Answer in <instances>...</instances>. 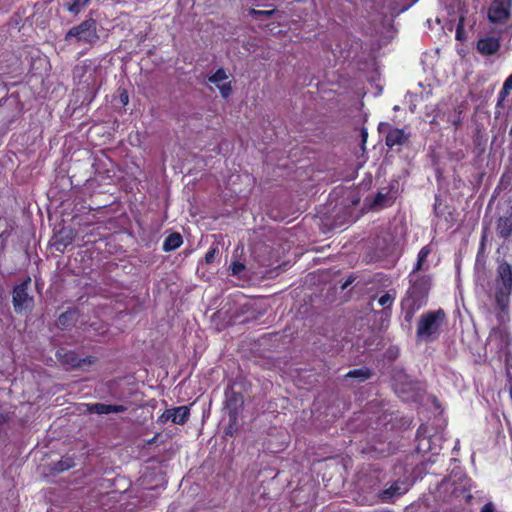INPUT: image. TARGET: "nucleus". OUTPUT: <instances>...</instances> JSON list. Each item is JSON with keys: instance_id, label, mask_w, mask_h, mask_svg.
Instances as JSON below:
<instances>
[{"instance_id": "1", "label": "nucleus", "mask_w": 512, "mask_h": 512, "mask_svg": "<svg viewBox=\"0 0 512 512\" xmlns=\"http://www.w3.org/2000/svg\"><path fill=\"white\" fill-rule=\"evenodd\" d=\"M410 287L406 297L402 300V308L406 311V320L413 316L414 311L420 309L427 301L431 288V278L427 275L416 276L410 274Z\"/></svg>"}, {"instance_id": "2", "label": "nucleus", "mask_w": 512, "mask_h": 512, "mask_svg": "<svg viewBox=\"0 0 512 512\" xmlns=\"http://www.w3.org/2000/svg\"><path fill=\"white\" fill-rule=\"evenodd\" d=\"M98 39L97 23L94 19H87L72 27L65 35V41L70 45H92Z\"/></svg>"}, {"instance_id": "3", "label": "nucleus", "mask_w": 512, "mask_h": 512, "mask_svg": "<svg viewBox=\"0 0 512 512\" xmlns=\"http://www.w3.org/2000/svg\"><path fill=\"white\" fill-rule=\"evenodd\" d=\"M511 343V333L505 322H500L499 325L492 328L488 337V345L495 350L500 359L504 358L505 361H508L511 355Z\"/></svg>"}, {"instance_id": "4", "label": "nucleus", "mask_w": 512, "mask_h": 512, "mask_svg": "<svg viewBox=\"0 0 512 512\" xmlns=\"http://www.w3.org/2000/svg\"><path fill=\"white\" fill-rule=\"evenodd\" d=\"M74 77L85 88L97 90L102 83V68L92 60H85L74 70Z\"/></svg>"}, {"instance_id": "5", "label": "nucleus", "mask_w": 512, "mask_h": 512, "mask_svg": "<svg viewBox=\"0 0 512 512\" xmlns=\"http://www.w3.org/2000/svg\"><path fill=\"white\" fill-rule=\"evenodd\" d=\"M408 491V485L405 481L397 480L394 481L390 487L386 489L379 488V485L374 491L369 492L365 498L367 505H374L376 503H391L395 498L404 495Z\"/></svg>"}, {"instance_id": "6", "label": "nucleus", "mask_w": 512, "mask_h": 512, "mask_svg": "<svg viewBox=\"0 0 512 512\" xmlns=\"http://www.w3.org/2000/svg\"><path fill=\"white\" fill-rule=\"evenodd\" d=\"M498 273L501 287L496 299L500 308L503 310L512 287V267L507 263H502L498 267Z\"/></svg>"}, {"instance_id": "7", "label": "nucleus", "mask_w": 512, "mask_h": 512, "mask_svg": "<svg viewBox=\"0 0 512 512\" xmlns=\"http://www.w3.org/2000/svg\"><path fill=\"white\" fill-rule=\"evenodd\" d=\"M56 357L60 364L66 369L78 368L83 365H91L95 362V358L92 356L80 358L76 352L67 350L66 348H59L56 352Z\"/></svg>"}, {"instance_id": "8", "label": "nucleus", "mask_w": 512, "mask_h": 512, "mask_svg": "<svg viewBox=\"0 0 512 512\" xmlns=\"http://www.w3.org/2000/svg\"><path fill=\"white\" fill-rule=\"evenodd\" d=\"M30 280L21 283L16 286L13 291V305L15 311L21 313L23 311L30 310L33 307V297L28 293V285Z\"/></svg>"}, {"instance_id": "9", "label": "nucleus", "mask_w": 512, "mask_h": 512, "mask_svg": "<svg viewBox=\"0 0 512 512\" xmlns=\"http://www.w3.org/2000/svg\"><path fill=\"white\" fill-rule=\"evenodd\" d=\"M244 405V397L242 393L234 391L232 388L225 391V408L228 418L235 422V418H239L240 412Z\"/></svg>"}, {"instance_id": "10", "label": "nucleus", "mask_w": 512, "mask_h": 512, "mask_svg": "<svg viewBox=\"0 0 512 512\" xmlns=\"http://www.w3.org/2000/svg\"><path fill=\"white\" fill-rule=\"evenodd\" d=\"M511 0H494L488 10V18L493 23H503L510 17Z\"/></svg>"}, {"instance_id": "11", "label": "nucleus", "mask_w": 512, "mask_h": 512, "mask_svg": "<svg viewBox=\"0 0 512 512\" xmlns=\"http://www.w3.org/2000/svg\"><path fill=\"white\" fill-rule=\"evenodd\" d=\"M228 80V75L223 69L217 70L209 77V81L217 86L222 97L227 98L231 94V84Z\"/></svg>"}, {"instance_id": "12", "label": "nucleus", "mask_w": 512, "mask_h": 512, "mask_svg": "<svg viewBox=\"0 0 512 512\" xmlns=\"http://www.w3.org/2000/svg\"><path fill=\"white\" fill-rule=\"evenodd\" d=\"M127 410L124 405L116 404H105V403H90L87 405V411L89 413H95L98 415L110 414V413H122Z\"/></svg>"}, {"instance_id": "13", "label": "nucleus", "mask_w": 512, "mask_h": 512, "mask_svg": "<svg viewBox=\"0 0 512 512\" xmlns=\"http://www.w3.org/2000/svg\"><path fill=\"white\" fill-rule=\"evenodd\" d=\"M499 47V39L493 36L481 38L477 43V49L483 55H492L498 51Z\"/></svg>"}, {"instance_id": "14", "label": "nucleus", "mask_w": 512, "mask_h": 512, "mask_svg": "<svg viewBox=\"0 0 512 512\" xmlns=\"http://www.w3.org/2000/svg\"><path fill=\"white\" fill-rule=\"evenodd\" d=\"M440 322H419L417 337L420 340L430 341L433 335L438 334Z\"/></svg>"}, {"instance_id": "15", "label": "nucleus", "mask_w": 512, "mask_h": 512, "mask_svg": "<svg viewBox=\"0 0 512 512\" xmlns=\"http://www.w3.org/2000/svg\"><path fill=\"white\" fill-rule=\"evenodd\" d=\"M171 422L178 425H184L190 417V408L188 406H178L169 409Z\"/></svg>"}, {"instance_id": "16", "label": "nucleus", "mask_w": 512, "mask_h": 512, "mask_svg": "<svg viewBox=\"0 0 512 512\" xmlns=\"http://www.w3.org/2000/svg\"><path fill=\"white\" fill-rule=\"evenodd\" d=\"M407 140V136L401 129H391L386 136V144L389 147L402 145Z\"/></svg>"}, {"instance_id": "17", "label": "nucleus", "mask_w": 512, "mask_h": 512, "mask_svg": "<svg viewBox=\"0 0 512 512\" xmlns=\"http://www.w3.org/2000/svg\"><path fill=\"white\" fill-rule=\"evenodd\" d=\"M397 293L394 289L388 290L381 294L377 299V304L383 308V310L389 309L392 307L395 299H396Z\"/></svg>"}, {"instance_id": "18", "label": "nucleus", "mask_w": 512, "mask_h": 512, "mask_svg": "<svg viewBox=\"0 0 512 512\" xmlns=\"http://www.w3.org/2000/svg\"><path fill=\"white\" fill-rule=\"evenodd\" d=\"M497 232L503 238L512 237V218H500L497 224Z\"/></svg>"}, {"instance_id": "19", "label": "nucleus", "mask_w": 512, "mask_h": 512, "mask_svg": "<svg viewBox=\"0 0 512 512\" xmlns=\"http://www.w3.org/2000/svg\"><path fill=\"white\" fill-rule=\"evenodd\" d=\"M430 252H431V250L428 246L423 247L419 251L417 262H416L415 267L413 268L411 274H416L418 271L428 269V266L425 265V260L428 257V255L430 254Z\"/></svg>"}, {"instance_id": "20", "label": "nucleus", "mask_w": 512, "mask_h": 512, "mask_svg": "<svg viewBox=\"0 0 512 512\" xmlns=\"http://www.w3.org/2000/svg\"><path fill=\"white\" fill-rule=\"evenodd\" d=\"M182 244V237L178 233L170 234L163 243V250L168 252L177 249Z\"/></svg>"}, {"instance_id": "21", "label": "nucleus", "mask_w": 512, "mask_h": 512, "mask_svg": "<svg viewBox=\"0 0 512 512\" xmlns=\"http://www.w3.org/2000/svg\"><path fill=\"white\" fill-rule=\"evenodd\" d=\"M75 466L74 459L72 457H63L61 460L55 462L52 467L54 473H62Z\"/></svg>"}, {"instance_id": "22", "label": "nucleus", "mask_w": 512, "mask_h": 512, "mask_svg": "<svg viewBox=\"0 0 512 512\" xmlns=\"http://www.w3.org/2000/svg\"><path fill=\"white\" fill-rule=\"evenodd\" d=\"M372 375L371 369L367 367H361L358 369L350 370L345 377L346 378H357L360 382L368 380Z\"/></svg>"}, {"instance_id": "23", "label": "nucleus", "mask_w": 512, "mask_h": 512, "mask_svg": "<svg viewBox=\"0 0 512 512\" xmlns=\"http://www.w3.org/2000/svg\"><path fill=\"white\" fill-rule=\"evenodd\" d=\"M91 0H71V3L67 5V10L75 15L81 12Z\"/></svg>"}, {"instance_id": "24", "label": "nucleus", "mask_w": 512, "mask_h": 512, "mask_svg": "<svg viewBox=\"0 0 512 512\" xmlns=\"http://www.w3.org/2000/svg\"><path fill=\"white\" fill-rule=\"evenodd\" d=\"M246 270L244 263L240 261H233L229 267L231 275L241 278Z\"/></svg>"}, {"instance_id": "25", "label": "nucleus", "mask_w": 512, "mask_h": 512, "mask_svg": "<svg viewBox=\"0 0 512 512\" xmlns=\"http://www.w3.org/2000/svg\"><path fill=\"white\" fill-rule=\"evenodd\" d=\"M444 318H445L444 311L439 309L434 312H429V313L423 314L419 320L432 321V320H443Z\"/></svg>"}, {"instance_id": "26", "label": "nucleus", "mask_w": 512, "mask_h": 512, "mask_svg": "<svg viewBox=\"0 0 512 512\" xmlns=\"http://www.w3.org/2000/svg\"><path fill=\"white\" fill-rule=\"evenodd\" d=\"M512 91V74L505 80L502 90L499 93L500 100H504Z\"/></svg>"}, {"instance_id": "27", "label": "nucleus", "mask_w": 512, "mask_h": 512, "mask_svg": "<svg viewBox=\"0 0 512 512\" xmlns=\"http://www.w3.org/2000/svg\"><path fill=\"white\" fill-rule=\"evenodd\" d=\"M368 482H369V486H368V490L365 492L366 494L365 495H360V497H362L361 502L364 503V504H366L365 503V498L368 496L369 492L374 491L375 488L377 487V485L380 486V480L377 477L369 478Z\"/></svg>"}, {"instance_id": "28", "label": "nucleus", "mask_w": 512, "mask_h": 512, "mask_svg": "<svg viewBox=\"0 0 512 512\" xmlns=\"http://www.w3.org/2000/svg\"><path fill=\"white\" fill-rule=\"evenodd\" d=\"M219 253L217 246H211L210 249L207 251L204 260L207 264H211L214 262L216 255Z\"/></svg>"}, {"instance_id": "29", "label": "nucleus", "mask_w": 512, "mask_h": 512, "mask_svg": "<svg viewBox=\"0 0 512 512\" xmlns=\"http://www.w3.org/2000/svg\"><path fill=\"white\" fill-rule=\"evenodd\" d=\"M238 430V418H235V422H233L230 418H228V426L225 430V434L229 436H233Z\"/></svg>"}, {"instance_id": "30", "label": "nucleus", "mask_w": 512, "mask_h": 512, "mask_svg": "<svg viewBox=\"0 0 512 512\" xmlns=\"http://www.w3.org/2000/svg\"><path fill=\"white\" fill-rule=\"evenodd\" d=\"M274 13V10H255L250 9L249 14L255 18L260 16L270 17Z\"/></svg>"}, {"instance_id": "31", "label": "nucleus", "mask_w": 512, "mask_h": 512, "mask_svg": "<svg viewBox=\"0 0 512 512\" xmlns=\"http://www.w3.org/2000/svg\"><path fill=\"white\" fill-rule=\"evenodd\" d=\"M260 301L256 300H246L243 304V307L246 308L247 311L254 312L257 310L258 307H260Z\"/></svg>"}, {"instance_id": "32", "label": "nucleus", "mask_w": 512, "mask_h": 512, "mask_svg": "<svg viewBox=\"0 0 512 512\" xmlns=\"http://www.w3.org/2000/svg\"><path fill=\"white\" fill-rule=\"evenodd\" d=\"M463 27H464V17L461 16L459 19V23L457 25V29H456V38L458 40L463 39Z\"/></svg>"}, {"instance_id": "33", "label": "nucleus", "mask_w": 512, "mask_h": 512, "mask_svg": "<svg viewBox=\"0 0 512 512\" xmlns=\"http://www.w3.org/2000/svg\"><path fill=\"white\" fill-rule=\"evenodd\" d=\"M62 235H66V239H67V241H66L65 243H63V244H64V246H66L68 243H71V242H72L73 237H72V231H71V230H65V229H63V230L60 232V236H62Z\"/></svg>"}, {"instance_id": "34", "label": "nucleus", "mask_w": 512, "mask_h": 512, "mask_svg": "<svg viewBox=\"0 0 512 512\" xmlns=\"http://www.w3.org/2000/svg\"><path fill=\"white\" fill-rule=\"evenodd\" d=\"M159 421L162 423H166L167 421H171V414L169 413V409H166L162 415L159 417Z\"/></svg>"}, {"instance_id": "35", "label": "nucleus", "mask_w": 512, "mask_h": 512, "mask_svg": "<svg viewBox=\"0 0 512 512\" xmlns=\"http://www.w3.org/2000/svg\"><path fill=\"white\" fill-rule=\"evenodd\" d=\"M494 510H495V507H494L493 503L488 502L482 506L480 512H494Z\"/></svg>"}, {"instance_id": "36", "label": "nucleus", "mask_w": 512, "mask_h": 512, "mask_svg": "<svg viewBox=\"0 0 512 512\" xmlns=\"http://www.w3.org/2000/svg\"><path fill=\"white\" fill-rule=\"evenodd\" d=\"M388 353L390 354V358H396L398 356L399 350L398 348H390Z\"/></svg>"}, {"instance_id": "37", "label": "nucleus", "mask_w": 512, "mask_h": 512, "mask_svg": "<svg viewBox=\"0 0 512 512\" xmlns=\"http://www.w3.org/2000/svg\"><path fill=\"white\" fill-rule=\"evenodd\" d=\"M384 200V195L379 193L377 196H376V199H375V204L376 205H381L382 202Z\"/></svg>"}, {"instance_id": "38", "label": "nucleus", "mask_w": 512, "mask_h": 512, "mask_svg": "<svg viewBox=\"0 0 512 512\" xmlns=\"http://www.w3.org/2000/svg\"><path fill=\"white\" fill-rule=\"evenodd\" d=\"M121 102L125 105L128 103V95L127 93H122L120 96Z\"/></svg>"}, {"instance_id": "39", "label": "nucleus", "mask_w": 512, "mask_h": 512, "mask_svg": "<svg viewBox=\"0 0 512 512\" xmlns=\"http://www.w3.org/2000/svg\"><path fill=\"white\" fill-rule=\"evenodd\" d=\"M56 324L60 323L61 325H57L58 328H62V329H65L68 327V324L70 322H66V321H63V322H55Z\"/></svg>"}, {"instance_id": "40", "label": "nucleus", "mask_w": 512, "mask_h": 512, "mask_svg": "<svg viewBox=\"0 0 512 512\" xmlns=\"http://www.w3.org/2000/svg\"><path fill=\"white\" fill-rule=\"evenodd\" d=\"M362 139H363V142H365L367 139V131H365V130L362 131Z\"/></svg>"}, {"instance_id": "41", "label": "nucleus", "mask_w": 512, "mask_h": 512, "mask_svg": "<svg viewBox=\"0 0 512 512\" xmlns=\"http://www.w3.org/2000/svg\"><path fill=\"white\" fill-rule=\"evenodd\" d=\"M351 282H352L351 280L346 281V282L342 285V287H341V288H342V290H344V289H345L349 284H351Z\"/></svg>"}, {"instance_id": "42", "label": "nucleus", "mask_w": 512, "mask_h": 512, "mask_svg": "<svg viewBox=\"0 0 512 512\" xmlns=\"http://www.w3.org/2000/svg\"><path fill=\"white\" fill-rule=\"evenodd\" d=\"M260 316H261L260 314L252 315L251 317H249V316H248V317H246V319H245V320H250L251 318H258V317H260Z\"/></svg>"}, {"instance_id": "43", "label": "nucleus", "mask_w": 512, "mask_h": 512, "mask_svg": "<svg viewBox=\"0 0 512 512\" xmlns=\"http://www.w3.org/2000/svg\"><path fill=\"white\" fill-rule=\"evenodd\" d=\"M59 321H62V320H66L65 318V313H62L60 316H59Z\"/></svg>"}]
</instances>
